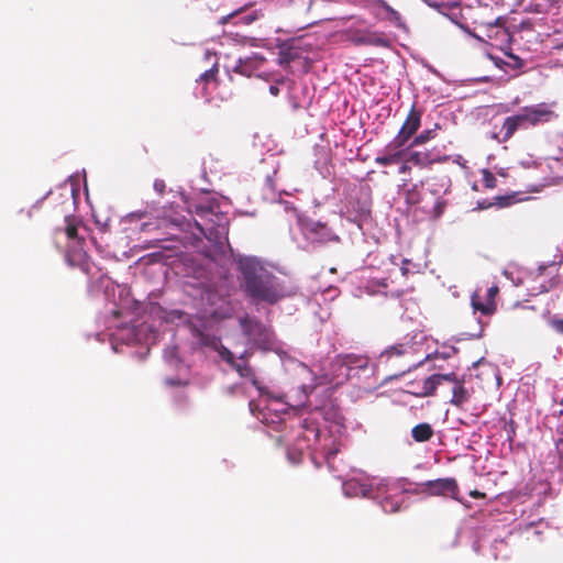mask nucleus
Wrapping results in <instances>:
<instances>
[{
  "mask_svg": "<svg viewBox=\"0 0 563 563\" xmlns=\"http://www.w3.org/2000/svg\"><path fill=\"white\" fill-rule=\"evenodd\" d=\"M240 267L244 289L255 301L273 305L289 295L279 278L264 267L257 258H241Z\"/></svg>",
  "mask_w": 563,
  "mask_h": 563,
  "instance_id": "nucleus-1",
  "label": "nucleus"
},
{
  "mask_svg": "<svg viewBox=\"0 0 563 563\" xmlns=\"http://www.w3.org/2000/svg\"><path fill=\"white\" fill-rule=\"evenodd\" d=\"M199 219L195 220L200 233L210 242L220 243L227 238L229 218L216 200L196 207Z\"/></svg>",
  "mask_w": 563,
  "mask_h": 563,
  "instance_id": "nucleus-2",
  "label": "nucleus"
},
{
  "mask_svg": "<svg viewBox=\"0 0 563 563\" xmlns=\"http://www.w3.org/2000/svg\"><path fill=\"white\" fill-rule=\"evenodd\" d=\"M283 364H284L286 371L294 372L298 376L299 379H301V380L311 379L314 382V384L312 386L302 384L299 389V394H300L299 399L292 404H290V402L285 404L294 412H297L300 410V408L302 407V405L305 404V401L308 398L309 390H311L316 386H318L320 384H324V383L334 384L338 386L339 384L336 383L334 375L343 374L345 372L344 368L334 366V361H333L331 364V374L325 375L319 379L313 375V373L310 371V368L306 364H303L299 361L287 357V358H283Z\"/></svg>",
  "mask_w": 563,
  "mask_h": 563,
  "instance_id": "nucleus-3",
  "label": "nucleus"
},
{
  "mask_svg": "<svg viewBox=\"0 0 563 563\" xmlns=\"http://www.w3.org/2000/svg\"><path fill=\"white\" fill-rule=\"evenodd\" d=\"M558 115L552 110V104L538 103L522 108L517 114L505 119L503 124L504 139L508 140L520 128L534 126L547 123Z\"/></svg>",
  "mask_w": 563,
  "mask_h": 563,
  "instance_id": "nucleus-4",
  "label": "nucleus"
},
{
  "mask_svg": "<svg viewBox=\"0 0 563 563\" xmlns=\"http://www.w3.org/2000/svg\"><path fill=\"white\" fill-rule=\"evenodd\" d=\"M65 234L69 241L66 251V262L69 266L78 267L86 274L89 273L87 253L82 249V236L79 234L78 225L70 219H66Z\"/></svg>",
  "mask_w": 563,
  "mask_h": 563,
  "instance_id": "nucleus-5",
  "label": "nucleus"
},
{
  "mask_svg": "<svg viewBox=\"0 0 563 563\" xmlns=\"http://www.w3.org/2000/svg\"><path fill=\"white\" fill-rule=\"evenodd\" d=\"M240 325L251 346L262 350H274L279 353L275 346L273 332L264 324L246 316L240 318Z\"/></svg>",
  "mask_w": 563,
  "mask_h": 563,
  "instance_id": "nucleus-6",
  "label": "nucleus"
},
{
  "mask_svg": "<svg viewBox=\"0 0 563 563\" xmlns=\"http://www.w3.org/2000/svg\"><path fill=\"white\" fill-rule=\"evenodd\" d=\"M299 227L301 234L310 244H324L339 240L338 235L321 222L306 220L300 221Z\"/></svg>",
  "mask_w": 563,
  "mask_h": 563,
  "instance_id": "nucleus-7",
  "label": "nucleus"
},
{
  "mask_svg": "<svg viewBox=\"0 0 563 563\" xmlns=\"http://www.w3.org/2000/svg\"><path fill=\"white\" fill-rule=\"evenodd\" d=\"M454 382L455 375L453 373L450 374H433L429 377H424L421 380L410 382L407 385V393L412 394L419 397H427L434 393L437 387L442 382Z\"/></svg>",
  "mask_w": 563,
  "mask_h": 563,
  "instance_id": "nucleus-8",
  "label": "nucleus"
},
{
  "mask_svg": "<svg viewBox=\"0 0 563 563\" xmlns=\"http://www.w3.org/2000/svg\"><path fill=\"white\" fill-rule=\"evenodd\" d=\"M368 365V358L364 355L357 354H344L338 355L334 360V366H339L340 368H344L345 372L343 374L334 375V378L338 384H343L351 377V373L354 369H363Z\"/></svg>",
  "mask_w": 563,
  "mask_h": 563,
  "instance_id": "nucleus-9",
  "label": "nucleus"
},
{
  "mask_svg": "<svg viewBox=\"0 0 563 563\" xmlns=\"http://www.w3.org/2000/svg\"><path fill=\"white\" fill-rule=\"evenodd\" d=\"M219 354H220L222 360H224L225 362H228L229 364H231L235 368V371L239 373V375L241 377L250 378L252 384L258 390H261L258 382L255 378L254 372H253L252 367L246 362L247 354H249L247 351L242 352L240 354L238 361L235 360L234 353L231 352L229 349H227L224 346L221 347V350L219 351Z\"/></svg>",
  "mask_w": 563,
  "mask_h": 563,
  "instance_id": "nucleus-10",
  "label": "nucleus"
},
{
  "mask_svg": "<svg viewBox=\"0 0 563 563\" xmlns=\"http://www.w3.org/2000/svg\"><path fill=\"white\" fill-rule=\"evenodd\" d=\"M405 144L396 143L394 139L384 150V153L375 158V163L380 166L399 164L407 155V150L402 148Z\"/></svg>",
  "mask_w": 563,
  "mask_h": 563,
  "instance_id": "nucleus-11",
  "label": "nucleus"
},
{
  "mask_svg": "<svg viewBox=\"0 0 563 563\" xmlns=\"http://www.w3.org/2000/svg\"><path fill=\"white\" fill-rule=\"evenodd\" d=\"M423 485L426 486V490L433 496L451 495L454 497L459 490L457 483L454 478L428 481Z\"/></svg>",
  "mask_w": 563,
  "mask_h": 563,
  "instance_id": "nucleus-12",
  "label": "nucleus"
},
{
  "mask_svg": "<svg viewBox=\"0 0 563 563\" xmlns=\"http://www.w3.org/2000/svg\"><path fill=\"white\" fill-rule=\"evenodd\" d=\"M419 126H420V113L412 109L409 112L406 121L404 122L399 133L395 137L396 143L406 144V142L411 137V135L418 130Z\"/></svg>",
  "mask_w": 563,
  "mask_h": 563,
  "instance_id": "nucleus-13",
  "label": "nucleus"
},
{
  "mask_svg": "<svg viewBox=\"0 0 563 563\" xmlns=\"http://www.w3.org/2000/svg\"><path fill=\"white\" fill-rule=\"evenodd\" d=\"M264 62V58L258 54H253L245 58H239L234 66V71L244 76H252V74L258 69Z\"/></svg>",
  "mask_w": 563,
  "mask_h": 563,
  "instance_id": "nucleus-14",
  "label": "nucleus"
},
{
  "mask_svg": "<svg viewBox=\"0 0 563 563\" xmlns=\"http://www.w3.org/2000/svg\"><path fill=\"white\" fill-rule=\"evenodd\" d=\"M112 341V347L117 352L118 347L115 342H122L125 344H132L134 342H139V333L134 327L124 325L119 328L115 332L110 334Z\"/></svg>",
  "mask_w": 563,
  "mask_h": 563,
  "instance_id": "nucleus-15",
  "label": "nucleus"
},
{
  "mask_svg": "<svg viewBox=\"0 0 563 563\" xmlns=\"http://www.w3.org/2000/svg\"><path fill=\"white\" fill-rule=\"evenodd\" d=\"M471 303L475 312L479 311L482 314L489 316L493 314L496 310L495 301H487L479 292V290H475L471 298Z\"/></svg>",
  "mask_w": 563,
  "mask_h": 563,
  "instance_id": "nucleus-16",
  "label": "nucleus"
},
{
  "mask_svg": "<svg viewBox=\"0 0 563 563\" xmlns=\"http://www.w3.org/2000/svg\"><path fill=\"white\" fill-rule=\"evenodd\" d=\"M357 43L377 47H389L390 40L380 32H368L357 38Z\"/></svg>",
  "mask_w": 563,
  "mask_h": 563,
  "instance_id": "nucleus-17",
  "label": "nucleus"
},
{
  "mask_svg": "<svg viewBox=\"0 0 563 563\" xmlns=\"http://www.w3.org/2000/svg\"><path fill=\"white\" fill-rule=\"evenodd\" d=\"M382 508L387 514H394L400 510L402 505V495L386 496L380 501Z\"/></svg>",
  "mask_w": 563,
  "mask_h": 563,
  "instance_id": "nucleus-18",
  "label": "nucleus"
},
{
  "mask_svg": "<svg viewBox=\"0 0 563 563\" xmlns=\"http://www.w3.org/2000/svg\"><path fill=\"white\" fill-rule=\"evenodd\" d=\"M412 351L411 346H407L405 344H396L384 351L380 355L382 358L386 357L387 361L393 357H399L410 354Z\"/></svg>",
  "mask_w": 563,
  "mask_h": 563,
  "instance_id": "nucleus-19",
  "label": "nucleus"
},
{
  "mask_svg": "<svg viewBox=\"0 0 563 563\" xmlns=\"http://www.w3.org/2000/svg\"><path fill=\"white\" fill-rule=\"evenodd\" d=\"M412 438L417 442L428 441L433 435L431 424H416L411 431Z\"/></svg>",
  "mask_w": 563,
  "mask_h": 563,
  "instance_id": "nucleus-20",
  "label": "nucleus"
},
{
  "mask_svg": "<svg viewBox=\"0 0 563 563\" xmlns=\"http://www.w3.org/2000/svg\"><path fill=\"white\" fill-rule=\"evenodd\" d=\"M404 159H407L411 165L415 166H424L430 163V158L427 153L412 152L409 150H407V155L404 157Z\"/></svg>",
  "mask_w": 563,
  "mask_h": 563,
  "instance_id": "nucleus-21",
  "label": "nucleus"
},
{
  "mask_svg": "<svg viewBox=\"0 0 563 563\" xmlns=\"http://www.w3.org/2000/svg\"><path fill=\"white\" fill-rule=\"evenodd\" d=\"M452 393H453V395H452V402L454 405L463 404L467 399V397H468L467 390L460 383H455L454 384Z\"/></svg>",
  "mask_w": 563,
  "mask_h": 563,
  "instance_id": "nucleus-22",
  "label": "nucleus"
},
{
  "mask_svg": "<svg viewBox=\"0 0 563 563\" xmlns=\"http://www.w3.org/2000/svg\"><path fill=\"white\" fill-rule=\"evenodd\" d=\"M504 275L514 284V286H519L522 283L521 274L516 267L509 266L505 268Z\"/></svg>",
  "mask_w": 563,
  "mask_h": 563,
  "instance_id": "nucleus-23",
  "label": "nucleus"
},
{
  "mask_svg": "<svg viewBox=\"0 0 563 563\" xmlns=\"http://www.w3.org/2000/svg\"><path fill=\"white\" fill-rule=\"evenodd\" d=\"M434 137L433 130H427L417 135L412 142V145H420Z\"/></svg>",
  "mask_w": 563,
  "mask_h": 563,
  "instance_id": "nucleus-24",
  "label": "nucleus"
},
{
  "mask_svg": "<svg viewBox=\"0 0 563 563\" xmlns=\"http://www.w3.org/2000/svg\"><path fill=\"white\" fill-rule=\"evenodd\" d=\"M548 324L553 329L556 333L563 334V319L558 316H552L548 320Z\"/></svg>",
  "mask_w": 563,
  "mask_h": 563,
  "instance_id": "nucleus-25",
  "label": "nucleus"
},
{
  "mask_svg": "<svg viewBox=\"0 0 563 563\" xmlns=\"http://www.w3.org/2000/svg\"><path fill=\"white\" fill-rule=\"evenodd\" d=\"M164 358L170 363L176 364L178 362V351L176 346H169L164 351Z\"/></svg>",
  "mask_w": 563,
  "mask_h": 563,
  "instance_id": "nucleus-26",
  "label": "nucleus"
},
{
  "mask_svg": "<svg viewBox=\"0 0 563 563\" xmlns=\"http://www.w3.org/2000/svg\"><path fill=\"white\" fill-rule=\"evenodd\" d=\"M454 353H455V349L450 347L446 352H442V353L435 352L434 354H428L426 356L424 361H429V360L438 358V357L445 360V358H449Z\"/></svg>",
  "mask_w": 563,
  "mask_h": 563,
  "instance_id": "nucleus-27",
  "label": "nucleus"
},
{
  "mask_svg": "<svg viewBox=\"0 0 563 563\" xmlns=\"http://www.w3.org/2000/svg\"><path fill=\"white\" fill-rule=\"evenodd\" d=\"M417 185L412 186L411 190L406 191V200L408 203H417L419 201V194L416 191Z\"/></svg>",
  "mask_w": 563,
  "mask_h": 563,
  "instance_id": "nucleus-28",
  "label": "nucleus"
},
{
  "mask_svg": "<svg viewBox=\"0 0 563 563\" xmlns=\"http://www.w3.org/2000/svg\"><path fill=\"white\" fill-rule=\"evenodd\" d=\"M484 183L486 187L493 188L495 186L496 178L490 172L484 170Z\"/></svg>",
  "mask_w": 563,
  "mask_h": 563,
  "instance_id": "nucleus-29",
  "label": "nucleus"
},
{
  "mask_svg": "<svg viewBox=\"0 0 563 563\" xmlns=\"http://www.w3.org/2000/svg\"><path fill=\"white\" fill-rule=\"evenodd\" d=\"M498 294V287L497 286H492L487 289L486 291V296H485V299L487 301H495V297L497 296Z\"/></svg>",
  "mask_w": 563,
  "mask_h": 563,
  "instance_id": "nucleus-30",
  "label": "nucleus"
},
{
  "mask_svg": "<svg viewBox=\"0 0 563 563\" xmlns=\"http://www.w3.org/2000/svg\"><path fill=\"white\" fill-rule=\"evenodd\" d=\"M401 165L398 169V173L399 174H407L410 172L411 169V164L407 161V159H401L400 161Z\"/></svg>",
  "mask_w": 563,
  "mask_h": 563,
  "instance_id": "nucleus-31",
  "label": "nucleus"
},
{
  "mask_svg": "<svg viewBox=\"0 0 563 563\" xmlns=\"http://www.w3.org/2000/svg\"><path fill=\"white\" fill-rule=\"evenodd\" d=\"M205 316H210V317H212L214 319L224 317V314L221 313L220 311H218V309H216V308H210L209 310H205L203 317Z\"/></svg>",
  "mask_w": 563,
  "mask_h": 563,
  "instance_id": "nucleus-32",
  "label": "nucleus"
},
{
  "mask_svg": "<svg viewBox=\"0 0 563 563\" xmlns=\"http://www.w3.org/2000/svg\"><path fill=\"white\" fill-rule=\"evenodd\" d=\"M217 71V64H213V66L209 69V70H206L202 75H201V79L202 80H208L209 78L213 77L214 76V73Z\"/></svg>",
  "mask_w": 563,
  "mask_h": 563,
  "instance_id": "nucleus-33",
  "label": "nucleus"
},
{
  "mask_svg": "<svg viewBox=\"0 0 563 563\" xmlns=\"http://www.w3.org/2000/svg\"><path fill=\"white\" fill-rule=\"evenodd\" d=\"M385 9L387 10V12L390 14V19L393 21H398L400 19V15L397 11H395L391 7H389L388 4H384Z\"/></svg>",
  "mask_w": 563,
  "mask_h": 563,
  "instance_id": "nucleus-34",
  "label": "nucleus"
},
{
  "mask_svg": "<svg viewBox=\"0 0 563 563\" xmlns=\"http://www.w3.org/2000/svg\"><path fill=\"white\" fill-rule=\"evenodd\" d=\"M154 189L162 195L165 190V183L163 180L156 179L154 181Z\"/></svg>",
  "mask_w": 563,
  "mask_h": 563,
  "instance_id": "nucleus-35",
  "label": "nucleus"
},
{
  "mask_svg": "<svg viewBox=\"0 0 563 563\" xmlns=\"http://www.w3.org/2000/svg\"><path fill=\"white\" fill-rule=\"evenodd\" d=\"M456 25H457L461 30H463L466 34H468V35H471V36H473V37L477 38L478 41H482V38H481L479 36H477L476 34H474V33L468 29V26H466L465 24H461V23H457V22H456Z\"/></svg>",
  "mask_w": 563,
  "mask_h": 563,
  "instance_id": "nucleus-36",
  "label": "nucleus"
},
{
  "mask_svg": "<svg viewBox=\"0 0 563 563\" xmlns=\"http://www.w3.org/2000/svg\"><path fill=\"white\" fill-rule=\"evenodd\" d=\"M470 496L477 499V498H485L486 494L482 493L477 489H474V490L470 492Z\"/></svg>",
  "mask_w": 563,
  "mask_h": 563,
  "instance_id": "nucleus-37",
  "label": "nucleus"
},
{
  "mask_svg": "<svg viewBox=\"0 0 563 563\" xmlns=\"http://www.w3.org/2000/svg\"><path fill=\"white\" fill-rule=\"evenodd\" d=\"M242 19H243L244 23L250 24L257 19V15L247 14V15H244Z\"/></svg>",
  "mask_w": 563,
  "mask_h": 563,
  "instance_id": "nucleus-38",
  "label": "nucleus"
},
{
  "mask_svg": "<svg viewBox=\"0 0 563 563\" xmlns=\"http://www.w3.org/2000/svg\"><path fill=\"white\" fill-rule=\"evenodd\" d=\"M145 216V212L143 211H137V212H132L128 216V218H131V219H141Z\"/></svg>",
  "mask_w": 563,
  "mask_h": 563,
  "instance_id": "nucleus-39",
  "label": "nucleus"
},
{
  "mask_svg": "<svg viewBox=\"0 0 563 563\" xmlns=\"http://www.w3.org/2000/svg\"><path fill=\"white\" fill-rule=\"evenodd\" d=\"M269 92L272 96H278L279 95V88L277 85H272L269 87Z\"/></svg>",
  "mask_w": 563,
  "mask_h": 563,
  "instance_id": "nucleus-40",
  "label": "nucleus"
},
{
  "mask_svg": "<svg viewBox=\"0 0 563 563\" xmlns=\"http://www.w3.org/2000/svg\"><path fill=\"white\" fill-rule=\"evenodd\" d=\"M165 384L168 385V386H175V385H179L180 382L179 380H176V379H172V378H167L165 380Z\"/></svg>",
  "mask_w": 563,
  "mask_h": 563,
  "instance_id": "nucleus-41",
  "label": "nucleus"
},
{
  "mask_svg": "<svg viewBox=\"0 0 563 563\" xmlns=\"http://www.w3.org/2000/svg\"><path fill=\"white\" fill-rule=\"evenodd\" d=\"M444 205L442 202H438L435 206L437 216H440L443 211Z\"/></svg>",
  "mask_w": 563,
  "mask_h": 563,
  "instance_id": "nucleus-42",
  "label": "nucleus"
},
{
  "mask_svg": "<svg viewBox=\"0 0 563 563\" xmlns=\"http://www.w3.org/2000/svg\"><path fill=\"white\" fill-rule=\"evenodd\" d=\"M490 58L495 62V64H496L497 66H499V65H500V62H501V60H500L499 58H494V57H490Z\"/></svg>",
  "mask_w": 563,
  "mask_h": 563,
  "instance_id": "nucleus-43",
  "label": "nucleus"
},
{
  "mask_svg": "<svg viewBox=\"0 0 563 563\" xmlns=\"http://www.w3.org/2000/svg\"><path fill=\"white\" fill-rule=\"evenodd\" d=\"M368 214V210L367 209H363L362 211V214L361 216H367Z\"/></svg>",
  "mask_w": 563,
  "mask_h": 563,
  "instance_id": "nucleus-44",
  "label": "nucleus"
},
{
  "mask_svg": "<svg viewBox=\"0 0 563 563\" xmlns=\"http://www.w3.org/2000/svg\"><path fill=\"white\" fill-rule=\"evenodd\" d=\"M423 362H424V361H420V362H418L417 364H415L413 366H419V365H421Z\"/></svg>",
  "mask_w": 563,
  "mask_h": 563,
  "instance_id": "nucleus-45",
  "label": "nucleus"
},
{
  "mask_svg": "<svg viewBox=\"0 0 563 563\" xmlns=\"http://www.w3.org/2000/svg\"><path fill=\"white\" fill-rule=\"evenodd\" d=\"M209 56H210V52H209V51H207V52H206V57H207V58H209Z\"/></svg>",
  "mask_w": 563,
  "mask_h": 563,
  "instance_id": "nucleus-46",
  "label": "nucleus"
},
{
  "mask_svg": "<svg viewBox=\"0 0 563 563\" xmlns=\"http://www.w3.org/2000/svg\"><path fill=\"white\" fill-rule=\"evenodd\" d=\"M511 58H515V59H518L515 55L510 54L509 55Z\"/></svg>",
  "mask_w": 563,
  "mask_h": 563,
  "instance_id": "nucleus-47",
  "label": "nucleus"
}]
</instances>
